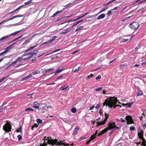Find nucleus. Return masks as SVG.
<instances>
[{"instance_id":"nucleus-1","label":"nucleus","mask_w":146,"mask_h":146,"mask_svg":"<svg viewBox=\"0 0 146 146\" xmlns=\"http://www.w3.org/2000/svg\"><path fill=\"white\" fill-rule=\"evenodd\" d=\"M118 100L116 97H110L105 100V102L103 103V106L106 105V106H108L110 108H115L116 107H121V106L118 105H116Z\"/></svg>"},{"instance_id":"nucleus-2","label":"nucleus","mask_w":146,"mask_h":146,"mask_svg":"<svg viewBox=\"0 0 146 146\" xmlns=\"http://www.w3.org/2000/svg\"><path fill=\"white\" fill-rule=\"evenodd\" d=\"M11 126L8 122H7L3 127V130L6 132H8L11 131Z\"/></svg>"},{"instance_id":"nucleus-3","label":"nucleus","mask_w":146,"mask_h":146,"mask_svg":"<svg viewBox=\"0 0 146 146\" xmlns=\"http://www.w3.org/2000/svg\"><path fill=\"white\" fill-rule=\"evenodd\" d=\"M32 0H29L27 2H26L25 3V5H22L21 6H19V7L17 8V9H15V10L9 13H7L6 15H9V14H13V13H15L16 11H17V12H18L21 9L22 7L24 6L25 5H27L29 4H30L31 3Z\"/></svg>"},{"instance_id":"nucleus-4","label":"nucleus","mask_w":146,"mask_h":146,"mask_svg":"<svg viewBox=\"0 0 146 146\" xmlns=\"http://www.w3.org/2000/svg\"><path fill=\"white\" fill-rule=\"evenodd\" d=\"M45 138L43 139V140H45L46 141H47V144H51L53 146L54 145H56V143H57L58 139H53L50 138V140L48 139V137H47V138H46V137H44Z\"/></svg>"},{"instance_id":"nucleus-5","label":"nucleus","mask_w":146,"mask_h":146,"mask_svg":"<svg viewBox=\"0 0 146 146\" xmlns=\"http://www.w3.org/2000/svg\"><path fill=\"white\" fill-rule=\"evenodd\" d=\"M129 26L132 30H135L139 27V25L138 22H133L131 23Z\"/></svg>"},{"instance_id":"nucleus-6","label":"nucleus","mask_w":146,"mask_h":146,"mask_svg":"<svg viewBox=\"0 0 146 146\" xmlns=\"http://www.w3.org/2000/svg\"><path fill=\"white\" fill-rule=\"evenodd\" d=\"M21 32V31H18L14 32V33H12L10 35H7L6 36H4L2 37L0 39V41L1 42H3L4 40H6L9 37L12 36L16 35L19 33Z\"/></svg>"},{"instance_id":"nucleus-7","label":"nucleus","mask_w":146,"mask_h":146,"mask_svg":"<svg viewBox=\"0 0 146 146\" xmlns=\"http://www.w3.org/2000/svg\"><path fill=\"white\" fill-rule=\"evenodd\" d=\"M105 118L102 121L98 122L96 123V126H98L101 125H103L106 122L107 120V119L108 118L109 114H108L106 113H104Z\"/></svg>"},{"instance_id":"nucleus-8","label":"nucleus","mask_w":146,"mask_h":146,"mask_svg":"<svg viewBox=\"0 0 146 146\" xmlns=\"http://www.w3.org/2000/svg\"><path fill=\"white\" fill-rule=\"evenodd\" d=\"M115 123L113 121H110L109 122L108 125V127L107 128L109 130H111L114 129V126L115 125Z\"/></svg>"},{"instance_id":"nucleus-9","label":"nucleus","mask_w":146,"mask_h":146,"mask_svg":"<svg viewBox=\"0 0 146 146\" xmlns=\"http://www.w3.org/2000/svg\"><path fill=\"white\" fill-rule=\"evenodd\" d=\"M56 145L60 146L63 145V146H72L74 145V144L73 143L72 144H66L64 143H63V141H61L60 140L59 141H58V140Z\"/></svg>"},{"instance_id":"nucleus-10","label":"nucleus","mask_w":146,"mask_h":146,"mask_svg":"<svg viewBox=\"0 0 146 146\" xmlns=\"http://www.w3.org/2000/svg\"><path fill=\"white\" fill-rule=\"evenodd\" d=\"M126 120L127 121V124H131L133 123L132 118L131 116L128 115L126 116Z\"/></svg>"},{"instance_id":"nucleus-11","label":"nucleus","mask_w":146,"mask_h":146,"mask_svg":"<svg viewBox=\"0 0 146 146\" xmlns=\"http://www.w3.org/2000/svg\"><path fill=\"white\" fill-rule=\"evenodd\" d=\"M109 130L108 129L107 127L106 128L104 129L101 131H100V133H98V136H100L102 135L103 134L106 133L108 131V130Z\"/></svg>"},{"instance_id":"nucleus-12","label":"nucleus","mask_w":146,"mask_h":146,"mask_svg":"<svg viewBox=\"0 0 146 146\" xmlns=\"http://www.w3.org/2000/svg\"><path fill=\"white\" fill-rule=\"evenodd\" d=\"M53 70H54L53 68H51L46 69L44 70H43L42 72V73L43 74V76H44L46 74V73L47 72H50L51 71Z\"/></svg>"},{"instance_id":"nucleus-13","label":"nucleus","mask_w":146,"mask_h":146,"mask_svg":"<svg viewBox=\"0 0 146 146\" xmlns=\"http://www.w3.org/2000/svg\"><path fill=\"white\" fill-rule=\"evenodd\" d=\"M143 130H140L139 132L138 133V135L139 138H142L143 137Z\"/></svg>"},{"instance_id":"nucleus-14","label":"nucleus","mask_w":146,"mask_h":146,"mask_svg":"<svg viewBox=\"0 0 146 146\" xmlns=\"http://www.w3.org/2000/svg\"><path fill=\"white\" fill-rule=\"evenodd\" d=\"M23 17V15H17L16 16H13L11 18H10L7 21H9L11 20H12L13 19H14L15 18L18 17Z\"/></svg>"},{"instance_id":"nucleus-15","label":"nucleus","mask_w":146,"mask_h":146,"mask_svg":"<svg viewBox=\"0 0 146 146\" xmlns=\"http://www.w3.org/2000/svg\"><path fill=\"white\" fill-rule=\"evenodd\" d=\"M138 92L137 93V96H139L143 94V92L142 90H140V88L138 87H137Z\"/></svg>"},{"instance_id":"nucleus-16","label":"nucleus","mask_w":146,"mask_h":146,"mask_svg":"<svg viewBox=\"0 0 146 146\" xmlns=\"http://www.w3.org/2000/svg\"><path fill=\"white\" fill-rule=\"evenodd\" d=\"M98 131L96 130V131L95 133L91 136V137L90 138V139H91V140H92L94 139L96 137V135L98 134Z\"/></svg>"},{"instance_id":"nucleus-17","label":"nucleus","mask_w":146,"mask_h":146,"mask_svg":"<svg viewBox=\"0 0 146 146\" xmlns=\"http://www.w3.org/2000/svg\"><path fill=\"white\" fill-rule=\"evenodd\" d=\"M141 139L143 141L141 143V145H143V146H146V144L145 143L146 142L145 138H144L143 137L142 138H141Z\"/></svg>"},{"instance_id":"nucleus-18","label":"nucleus","mask_w":146,"mask_h":146,"mask_svg":"<svg viewBox=\"0 0 146 146\" xmlns=\"http://www.w3.org/2000/svg\"><path fill=\"white\" fill-rule=\"evenodd\" d=\"M79 129L78 128L76 127L75 128L74 131L72 133V135H75L77 133V131L78 130H79Z\"/></svg>"},{"instance_id":"nucleus-19","label":"nucleus","mask_w":146,"mask_h":146,"mask_svg":"<svg viewBox=\"0 0 146 146\" xmlns=\"http://www.w3.org/2000/svg\"><path fill=\"white\" fill-rule=\"evenodd\" d=\"M105 15L104 14H102L100 15L97 18L98 20H100L101 19H103L105 17Z\"/></svg>"},{"instance_id":"nucleus-20","label":"nucleus","mask_w":146,"mask_h":146,"mask_svg":"<svg viewBox=\"0 0 146 146\" xmlns=\"http://www.w3.org/2000/svg\"><path fill=\"white\" fill-rule=\"evenodd\" d=\"M32 77V74H30L29 75L23 78L22 79V80H23V81L27 79H29V78H31Z\"/></svg>"},{"instance_id":"nucleus-21","label":"nucleus","mask_w":146,"mask_h":146,"mask_svg":"<svg viewBox=\"0 0 146 146\" xmlns=\"http://www.w3.org/2000/svg\"><path fill=\"white\" fill-rule=\"evenodd\" d=\"M62 11H58L55 13L51 17H54L57 15L59 13H60L62 12Z\"/></svg>"},{"instance_id":"nucleus-22","label":"nucleus","mask_w":146,"mask_h":146,"mask_svg":"<svg viewBox=\"0 0 146 146\" xmlns=\"http://www.w3.org/2000/svg\"><path fill=\"white\" fill-rule=\"evenodd\" d=\"M47 104H40V105L39 106H32V107L34 108H37V109H39V107H42V106L43 105H46Z\"/></svg>"},{"instance_id":"nucleus-23","label":"nucleus","mask_w":146,"mask_h":146,"mask_svg":"<svg viewBox=\"0 0 146 146\" xmlns=\"http://www.w3.org/2000/svg\"><path fill=\"white\" fill-rule=\"evenodd\" d=\"M46 106H45L44 107L43 106L41 108H39L41 110V112L42 113H44L45 112V111L46 110Z\"/></svg>"},{"instance_id":"nucleus-24","label":"nucleus","mask_w":146,"mask_h":146,"mask_svg":"<svg viewBox=\"0 0 146 146\" xmlns=\"http://www.w3.org/2000/svg\"><path fill=\"white\" fill-rule=\"evenodd\" d=\"M17 62L16 60L15 61H14L11 64H9L8 67H10L11 66H14L15 64H16L17 63Z\"/></svg>"},{"instance_id":"nucleus-25","label":"nucleus","mask_w":146,"mask_h":146,"mask_svg":"<svg viewBox=\"0 0 146 146\" xmlns=\"http://www.w3.org/2000/svg\"><path fill=\"white\" fill-rule=\"evenodd\" d=\"M132 37H133V36H132L130 38V39L129 40V39H122V40L121 41V42H127V41H130L131 40V39H132Z\"/></svg>"},{"instance_id":"nucleus-26","label":"nucleus","mask_w":146,"mask_h":146,"mask_svg":"<svg viewBox=\"0 0 146 146\" xmlns=\"http://www.w3.org/2000/svg\"><path fill=\"white\" fill-rule=\"evenodd\" d=\"M64 70L63 68L59 69L56 70L55 72L54 73H55V74H56V73H57L61 72Z\"/></svg>"},{"instance_id":"nucleus-27","label":"nucleus","mask_w":146,"mask_h":146,"mask_svg":"<svg viewBox=\"0 0 146 146\" xmlns=\"http://www.w3.org/2000/svg\"><path fill=\"white\" fill-rule=\"evenodd\" d=\"M40 73V71L38 70H36L35 71H34L32 72V74L33 75H35L37 74H39Z\"/></svg>"},{"instance_id":"nucleus-28","label":"nucleus","mask_w":146,"mask_h":146,"mask_svg":"<svg viewBox=\"0 0 146 146\" xmlns=\"http://www.w3.org/2000/svg\"><path fill=\"white\" fill-rule=\"evenodd\" d=\"M56 38V36H53L52 37V39L49 40L50 42V43L54 41Z\"/></svg>"},{"instance_id":"nucleus-29","label":"nucleus","mask_w":146,"mask_h":146,"mask_svg":"<svg viewBox=\"0 0 146 146\" xmlns=\"http://www.w3.org/2000/svg\"><path fill=\"white\" fill-rule=\"evenodd\" d=\"M68 87V86H67L66 87V85H64V86H61L60 87V89L62 91H63V90H65L66 88H67Z\"/></svg>"},{"instance_id":"nucleus-30","label":"nucleus","mask_w":146,"mask_h":146,"mask_svg":"<svg viewBox=\"0 0 146 146\" xmlns=\"http://www.w3.org/2000/svg\"><path fill=\"white\" fill-rule=\"evenodd\" d=\"M133 102H131L130 103H129L126 104H127L126 105V106L127 107H130L131 106L133 105Z\"/></svg>"},{"instance_id":"nucleus-31","label":"nucleus","mask_w":146,"mask_h":146,"mask_svg":"<svg viewBox=\"0 0 146 146\" xmlns=\"http://www.w3.org/2000/svg\"><path fill=\"white\" fill-rule=\"evenodd\" d=\"M93 74H91L90 75L88 76L86 78V80H88L91 77H93Z\"/></svg>"},{"instance_id":"nucleus-32","label":"nucleus","mask_w":146,"mask_h":146,"mask_svg":"<svg viewBox=\"0 0 146 146\" xmlns=\"http://www.w3.org/2000/svg\"><path fill=\"white\" fill-rule=\"evenodd\" d=\"M32 54V53L31 52L29 53L28 54H26L25 55H24V56H26L29 55V58L30 57H32L33 56H34L33 54Z\"/></svg>"},{"instance_id":"nucleus-33","label":"nucleus","mask_w":146,"mask_h":146,"mask_svg":"<svg viewBox=\"0 0 146 146\" xmlns=\"http://www.w3.org/2000/svg\"><path fill=\"white\" fill-rule=\"evenodd\" d=\"M70 31V29H66L63 32H62V34H66L69 32Z\"/></svg>"},{"instance_id":"nucleus-34","label":"nucleus","mask_w":146,"mask_h":146,"mask_svg":"<svg viewBox=\"0 0 146 146\" xmlns=\"http://www.w3.org/2000/svg\"><path fill=\"white\" fill-rule=\"evenodd\" d=\"M23 58L21 57H19L18 58L17 60H16L17 61V62H19V61H22L23 60Z\"/></svg>"},{"instance_id":"nucleus-35","label":"nucleus","mask_w":146,"mask_h":146,"mask_svg":"<svg viewBox=\"0 0 146 146\" xmlns=\"http://www.w3.org/2000/svg\"><path fill=\"white\" fill-rule=\"evenodd\" d=\"M127 65V63H122L120 65V67H122L123 66H126Z\"/></svg>"},{"instance_id":"nucleus-36","label":"nucleus","mask_w":146,"mask_h":146,"mask_svg":"<svg viewBox=\"0 0 146 146\" xmlns=\"http://www.w3.org/2000/svg\"><path fill=\"white\" fill-rule=\"evenodd\" d=\"M146 1V0H137V1H135V3H141L144 2L145 1Z\"/></svg>"},{"instance_id":"nucleus-37","label":"nucleus","mask_w":146,"mask_h":146,"mask_svg":"<svg viewBox=\"0 0 146 146\" xmlns=\"http://www.w3.org/2000/svg\"><path fill=\"white\" fill-rule=\"evenodd\" d=\"M8 52V50H6L1 53L2 55H4L6 54Z\"/></svg>"},{"instance_id":"nucleus-38","label":"nucleus","mask_w":146,"mask_h":146,"mask_svg":"<svg viewBox=\"0 0 146 146\" xmlns=\"http://www.w3.org/2000/svg\"><path fill=\"white\" fill-rule=\"evenodd\" d=\"M37 46V45H34V46H31L30 47V49L27 50L26 51H27L29 50H31L33 49V48H35V47H36Z\"/></svg>"},{"instance_id":"nucleus-39","label":"nucleus","mask_w":146,"mask_h":146,"mask_svg":"<svg viewBox=\"0 0 146 146\" xmlns=\"http://www.w3.org/2000/svg\"><path fill=\"white\" fill-rule=\"evenodd\" d=\"M38 127V125L37 124H35L33 125L31 129L32 130H33V128H34L35 127Z\"/></svg>"},{"instance_id":"nucleus-40","label":"nucleus","mask_w":146,"mask_h":146,"mask_svg":"<svg viewBox=\"0 0 146 146\" xmlns=\"http://www.w3.org/2000/svg\"><path fill=\"white\" fill-rule=\"evenodd\" d=\"M36 122L38 123H41L42 122V121L40 119L38 118L36 119Z\"/></svg>"},{"instance_id":"nucleus-41","label":"nucleus","mask_w":146,"mask_h":146,"mask_svg":"<svg viewBox=\"0 0 146 146\" xmlns=\"http://www.w3.org/2000/svg\"><path fill=\"white\" fill-rule=\"evenodd\" d=\"M38 52V50H35L33 52H31L33 54L34 56Z\"/></svg>"},{"instance_id":"nucleus-42","label":"nucleus","mask_w":146,"mask_h":146,"mask_svg":"<svg viewBox=\"0 0 146 146\" xmlns=\"http://www.w3.org/2000/svg\"><path fill=\"white\" fill-rule=\"evenodd\" d=\"M115 0H113L111 1H110L108 2H107V3H105V4H104V5H107L109 4L110 3L113 2V1H115Z\"/></svg>"},{"instance_id":"nucleus-43","label":"nucleus","mask_w":146,"mask_h":146,"mask_svg":"<svg viewBox=\"0 0 146 146\" xmlns=\"http://www.w3.org/2000/svg\"><path fill=\"white\" fill-rule=\"evenodd\" d=\"M83 27V26H80L79 27H78L77 28V29L75 31H79Z\"/></svg>"},{"instance_id":"nucleus-44","label":"nucleus","mask_w":146,"mask_h":146,"mask_svg":"<svg viewBox=\"0 0 146 146\" xmlns=\"http://www.w3.org/2000/svg\"><path fill=\"white\" fill-rule=\"evenodd\" d=\"M34 110L31 108H26L25 110V111H33Z\"/></svg>"},{"instance_id":"nucleus-45","label":"nucleus","mask_w":146,"mask_h":146,"mask_svg":"<svg viewBox=\"0 0 146 146\" xmlns=\"http://www.w3.org/2000/svg\"><path fill=\"white\" fill-rule=\"evenodd\" d=\"M76 109L75 108H73L71 110V111L73 113H74L76 111Z\"/></svg>"},{"instance_id":"nucleus-46","label":"nucleus","mask_w":146,"mask_h":146,"mask_svg":"<svg viewBox=\"0 0 146 146\" xmlns=\"http://www.w3.org/2000/svg\"><path fill=\"white\" fill-rule=\"evenodd\" d=\"M13 45V44H12L8 47L7 48L5 49H6V50H8V52L10 51V49L11 48V46Z\"/></svg>"},{"instance_id":"nucleus-47","label":"nucleus","mask_w":146,"mask_h":146,"mask_svg":"<svg viewBox=\"0 0 146 146\" xmlns=\"http://www.w3.org/2000/svg\"><path fill=\"white\" fill-rule=\"evenodd\" d=\"M30 42V40L29 39H27L23 43V44H25L29 42Z\"/></svg>"},{"instance_id":"nucleus-48","label":"nucleus","mask_w":146,"mask_h":146,"mask_svg":"<svg viewBox=\"0 0 146 146\" xmlns=\"http://www.w3.org/2000/svg\"><path fill=\"white\" fill-rule=\"evenodd\" d=\"M79 23V22H78V21H77L75 22L73 25L72 26V27H74L75 26L77 25Z\"/></svg>"},{"instance_id":"nucleus-49","label":"nucleus","mask_w":146,"mask_h":146,"mask_svg":"<svg viewBox=\"0 0 146 146\" xmlns=\"http://www.w3.org/2000/svg\"><path fill=\"white\" fill-rule=\"evenodd\" d=\"M82 17V16H81V17H78L76 19H75V20H74V21H72V20H70L69 21H68V22H71V21H75L76 20H77L78 19H79L81 18H82V17Z\"/></svg>"},{"instance_id":"nucleus-50","label":"nucleus","mask_w":146,"mask_h":146,"mask_svg":"<svg viewBox=\"0 0 146 146\" xmlns=\"http://www.w3.org/2000/svg\"><path fill=\"white\" fill-rule=\"evenodd\" d=\"M21 126L19 128H18L16 130V132L17 133L20 132L21 131Z\"/></svg>"},{"instance_id":"nucleus-51","label":"nucleus","mask_w":146,"mask_h":146,"mask_svg":"<svg viewBox=\"0 0 146 146\" xmlns=\"http://www.w3.org/2000/svg\"><path fill=\"white\" fill-rule=\"evenodd\" d=\"M17 137L18 139V140H21L22 138V136L20 135H19L17 136Z\"/></svg>"},{"instance_id":"nucleus-52","label":"nucleus","mask_w":146,"mask_h":146,"mask_svg":"<svg viewBox=\"0 0 146 146\" xmlns=\"http://www.w3.org/2000/svg\"><path fill=\"white\" fill-rule=\"evenodd\" d=\"M135 128L133 127H131L129 128V130L131 131H133L135 130Z\"/></svg>"},{"instance_id":"nucleus-53","label":"nucleus","mask_w":146,"mask_h":146,"mask_svg":"<svg viewBox=\"0 0 146 146\" xmlns=\"http://www.w3.org/2000/svg\"><path fill=\"white\" fill-rule=\"evenodd\" d=\"M101 78V76L100 75H99L98 77L96 78V80H100Z\"/></svg>"},{"instance_id":"nucleus-54","label":"nucleus","mask_w":146,"mask_h":146,"mask_svg":"<svg viewBox=\"0 0 146 146\" xmlns=\"http://www.w3.org/2000/svg\"><path fill=\"white\" fill-rule=\"evenodd\" d=\"M120 120L123 123H124L125 122V120L123 119V118H121Z\"/></svg>"},{"instance_id":"nucleus-55","label":"nucleus","mask_w":146,"mask_h":146,"mask_svg":"<svg viewBox=\"0 0 146 146\" xmlns=\"http://www.w3.org/2000/svg\"><path fill=\"white\" fill-rule=\"evenodd\" d=\"M102 88H96L95 90L96 91H99L102 90Z\"/></svg>"},{"instance_id":"nucleus-56","label":"nucleus","mask_w":146,"mask_h":146,"mask_svg":"<svg viewBox=\"0 0 146 146\" xmlns=\"http://www.w3.org/2000/svg\"><path fill=\"white\" fill-rule=\"evenodd\" d=\"M80 67H79L77 68H76L75 70H74V72H78V71L79 70V69L80 68Z\"/></svg>"},{"instance_id":"nucleus-57","label":"nucleus","mask_w":146,"mask_h":146,"mask_svg":"<svg viewBox=\"0 0 146 146\" xmlns=\"http://www.w3.org/2000/svg\"><path fill=\"white\" fill-rule=\"evenodd\" d=\"M85 139V137H81L79 139V140L80 141H81L82 140L84 139Z\"/></svg>"},{"instance_id":"nucleus-58","label":"nucleus","mask_w":146,"mask_h":146,"mask_svg":"<svg viewBox=\"0 0 146 146\" xmlns=\"http://www.w3.org/2000/svg\"><path fill=\"white\" fill-rule=\"evenodd\" d=\"M140 47L141 45L139 44L138 46L135 48V49H136V50H137L139 48H140Z\"/></svg>"},{"instance_id":"nucleus-59","label":"nucleus","mask_w":146,"mask_h":146,"mask_svg":"<svg viewBox=\"0 0 146 146\" xmlns=\"http://www.w3.org/2000/svg\"><path fill=\"white\" fill-rule=\"evenodd\" d=\"M50 43V41L49 40H48V41H47V42H44V43H43L42 45H44V44H48V43Z\"/></svg>"},{"instance_id":"nucleus-60","label":"nucleus","mask_w":146,"mask_h":146,"mask_svg":"<svg viewBox=\"0 0 146 146\" xmlns=\"http://www.w3.org/2000/svg\"><path fill=\"white\" fill-rule=\"evenodd\" d=\"M23 35H21L19 37L16 38V39H15V40H13L12 42H13V41H14L16 40H17V39L20 38H21L22 36H23Z\"/></svg>"},{"instance_id":"nucleus-61","label":"nucleus","mask_w":146,"mask_h":146,"mask_svg":"<svg viewBox=\"0 0 146 146\" xmlns=\"http://www.w3.org/2000/svg\"><path fill=\"white\" fill-rule=\"evenodd\" d=\"M34 104L35 106H37L38 105H40L36 102H34Z\"/></svg>"},{"instance_id":"nucleus-62","label":"nucleus","mask_w":146,"mask_h":146,"mask_svg":"<svg viewBox=\"0 0 146 146\" xmlns=\"http://www.w3.org/2000/svg\"><path fill=\"white\" fill-rule=\"evenodd\" d=\"M111 13V10H110L108 11V13H107V15H108V16H110V15Z\"/></svg>"},{"instance_id":"nucleus-63","label":"nucleus","mask_w":146,"mask_h":146,"mask_svg":"<svg viewBox=\"0 0 146 146\" xmlns=\"http://www.w3.org/2000/svg\"><path fill=\"white\" fill-rule=\"evenodd\" d=\"M6 77H5L1 79H0V83L3 81L6 78Z\"/></svg>"},{"instance_id":"nucleus-64","label":"nucleus","mask_w":146,"mask_h":146,"mask_svg":"<svg viewBox=\"0 0 146 146\" xmlns=\"http://www.w3.org/2000/svg\"><path fill=\"white\" fill-rule=\"evenodd\" d=\"M94 108V105H93L90 107V108L89 109V110H92Z\"/></svg>"}]
</instances>
